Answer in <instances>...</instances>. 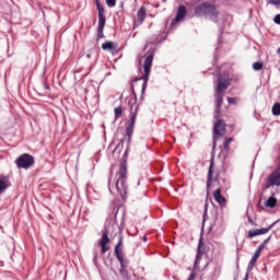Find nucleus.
Here are the masks:
<instances>
[{
  "label": "nucleus",
  "mask_w": 280,
  "mask_h": 280,
  "mask_svg": "<svg viewBox=\"0 0 280 280\" xmlns=\"http://www.w3.org/2000/svg\"><path fill=\"white\" fill-rule=\"evenodd\" d=\"M100 246H101L102 255H105V253H108V250H110V247H108L107 245H100Z\"/></svg>",
  "instance_id": "nucleus-30"
},
{
  "label": "nucleus",
  "mask_w": 280,
  "mask_h": 280,
  "mask_svg": "<svg viewBox=\"0 0 280 280\" xmlns=\"http://www.w3.org/2000/svg\"><path fill=\"white\" fill-rule=\"evenodd\" d=\"M126 154H128V151L125 152V156H126Z\"/></svg>",
  "instance_id": "nucleus-44"
},
{
  "label": "nucleus",
  "mask_w": 280,
  "mask_h": 280,
  "mask_svg": "<svg viewBox=\"0 0 280 280\" xmlns=\"http://www.w3.org/2000/svg\"><path fill=\"white\" fill-rule=\"evenodd\" d=\"M196 279V271H191L188 280H195Z\"/></svg>",
  "instance_id": "nucleus-36"
},
{
  "label": "nucleus",
  "mask_w": 280,
  "mask_h": 280,
  "mask_svg": "<svg viewBox=\"0 0 280 280\" xmlns=\"http://www.w3.org/2000/svg\"><path fill=\"white\" fill-rule=\"evenodd\" d=\"M202 255H205V243L202 242V238H200L198 243V249H197V255H196L195 265H194L195 270H198L200 266V261L202 260Z\"/></svg>",
  "instance_id": "nucleus-9"
},
{
  "label": "nucleus",
  "mask_w": 280,
  "mask_h": 280,
  "mask_svg": "<svg viewBox=\"0 0 280 280\" xmlns=\"http://www.w3.org/2000/svg\"><path fill=\"white\" fill-rule=\"evenodd\" d=\"M122 114H124V109L121 108V106L116 107L114 109L115 121H117L118 118L121 117Z\"/></svg>",
  "instance_id": "nucleus-24"
},
{
  "label": "nucleus",
  "mask_w": 280,
  "mask_h": 280,
  "mask_svg": "<svg viewBox=\"0 0 280 280\" xmlns=\"http://www.w3.org/2000/svg\"><path fill=\"white\" fill-rule=\"evenodd\" d=\"M195 14L196 16H209L211 21H218V11L215 10V7L207 2L197 5L195 8Z\"/></svg>",
  "instance_id": "nucleus-3"
},
{
  "label": "nucleus",
  "mask_w": 280,
  "mask_h": 280,
  "mask_svg": "<svg viewBox=\"0 0 280 280\" xmlns=\"http://www.w3.org/2000/svg\"><path fill=\"white\" fill-rule=\"evenodd\" d=\"M265 207H270V209H275V207H277V198H275V197H269V198L265 201Z\"/></svg>",
  "instance_id": "nucleus-22"
},
{
  "label": "nucleus",
  "mask_w": 280,
  "mask_h": 280,
  "mask_svg": "<svg viewBox=\"0 0 280 280\" xmlns=\"http://www.w3.org/2000/svg\"><path fill=\"white\" fill-rule=\"evenodd\" d=\"M148 14V11L145 10L144 7L140 8L137 12V21L135 22V25H141L143 21H145V16Z\"/></svg>",
  "instance_id": "nucleus-16"
},
{
  "label": "nucleus",
  "mask_w": 280,
  "mask_h": 280,
  "mask_svg": "<svg viewBox=\"0 0 280 280\" xmlns=\"http://www.w3.org/2000/svg\"><path fill=\"white\" fill-rule=\"evenodd\" d=\"M93 261L94 264H97V250L93 252Z\"/></svg>",
  "instance_id": "nucleus-35"
},
{
  "label": "nucleus",
  "mask_w": 280,
  "mask_h": 280,
  "mask_svg": "<svg viewBox=\"0 0 280 280\" xmlns=\"http://www.w3.org/2000/svg\"><path fill=\"white\" fill-rule=\"evenodd\" d=\"M110 242L108 238V230H104L98 246H106Z\"/></svg>",
  "instance_id": "nucleus-21"
},
{
  "label": "nucleus",
  "mask_w": 280,
  "mask_h": 280,
  "mask_svg": "<svg viewBox=\"0 0 280 280\" xmlns=\"http://www.w3.org/2000/svg\"><path fill=\"white\" fill-rule=\"evenodd\" d=\"M271 113L275 117H279V115H280V103H275L272 105Z\"/></svg>",
  "instance_id": "nucleus-23"
},
{
  "label": "nucleus",
  "mask_w": 280,
  "mask_h": 280,
  "mask_svg": "<svg viewBox=\"0 0 280 280\" xmlns=\"http://www.w3.org/2000/svg\"><path fill=\"white\" fill-rule=\"evenodd\" d=\"M228 103H229V104H237V98H235V97H229V96H228Z\"/></svg>",
  "instance_id": "nucleus-32"
},
{
  "label": "nucleus",
  "mask_w": 280,
  "mask_h": 280,
  "mask_svg": "<svg viewBox=\"0 0 280 280\" xmlns=\"http://www.w3.org/2000/svg\"><path fill=\"white\" fill-rule=\"evenodd\" d=\"M270 240H272V236H269L268 238H266L262 244L266 246L268 244V242H270Z\"/></svg>",
  "instance_id": "nucleus-37"
},
{
  "label": "nucleus",
  "mask_w": 280,
  "mask_h": 280,
  "mask_svg": "<svg viewBox=\"0 0 280 280\" xmlns=\"http://www.w3.org/2000/svg\"><path fill=\"white\" fill-rule=\"evenodd\" d=\"M108 189L110 194H113V171H110L109 177H108Z\"/></svg>",
  "instance_id": "nucleus-26"
},
{
  "label": "nucleus",
  "mask_w": 280,
  "mask_h": 280,
  "mask_svg": "<svg viewBox=\"0 0 280 280\" xmlns=\"http://www.w3.org/2000/svg\"><path fill=\"white\" fill-rule=\"evenodd\" d=\"M226 130V125L224 124V120L219 119L217 124L213 127V133L218 137L224 136V132Z\"/></svg>",
  "instance_id": "nucleus-14"
},
{
  "label": "nucleus",
  "mask_w": 280,
  "mask_h": 280,
  "mask_svg": "<svg viewBox=\"0 0 280 280\" xmlns=\"http://www.w3.org/2000/svg\"><path fill=\"white\" fill-rule=\"evenodd\" d=\"M185 16H187V8L185 5H179L175 18V22L180 23L185 21Z\"/></svg>",
  "instance_id": "nucleus-15"
},
{
  "label": "nucleus",
  "mask_w": 280,
  "mask_h": 280,
  "mask_svg": "<svg viewBox=\"0 0 280 280\" xmlns=\"http://www.w3.org/2000/svg\"><path fill=\"white\" fill-rule=\"evenodd\" d=\"M259 257H261V254H259V252H255L252 259L248 262L247 271L243 280H248V277L250 272H253V268H255V264H257V259H259Z\"/></svg>",
  "instance_id": "nucleus-12"
},
{
  "label": "nucleus",
  "mask_w": 280,
  "mask_h": 280,
  "mask_svg": "<svg viewBox=\"0 0 280 280\" xmlns=\"http://www.w3.org/2000/svg\"><path fill=\"white\" fill-rule=\"evenodd\" d=\"M85 58H88V59L91 58V54H86Z\"/></svg>",
  "instance_id": "nucleus-42"
},
{
  "label": "nucleus",
  "mask_w": 280,
  "mask_h": 280,
  "mask_svg": "<svg viewBox=\"0 0 280 280\" xmlns=\"http://www.w3.org/2000/svg\"><path fill=\"white\" fill-rule=\"evenodd\" d=\"M218 82L219 83L215 86V91H214L215 93H222L226 91L229 86H231V82L229 81V79H226V77L219 75Z\"/></svg>",
  "instance_id": "nucleus-10"
},
{
  "label": "nucleus",
  "mask_w": 280,
  "mask_h": 280,
  "mask_svg": "<svg viewBox=\"0 0 280 280\" xmlns=\"http://www.w3.org/2000/svg\"><path fill=\"white\" fill-rule=\"evenodd\" d=\"M253 69L254 71H261V69H264V63L260 61H256L253 63Z\"/></svg>",
  "instance_id": "nucleus-25"
},
{
  "label": "nucleus",
  "mask_w": 280,
  "mask_h": 280,
  "mask_svg": "<svg viewBox=\"0 0 280 280\" xmlns=\"http://www.w3.org/2000/svg\"><path fill=\"white\" fill-rule=\"evenodd\" d=\"M129 104L131 105V107H130V119H129V124L126 128L128 145H130V141L132 140L135 124L137 121V115L139 113V104H137V102H133V103L129 102Z\"/></svg>",
  "instance_id": "nucleus-2"
},
{
  "label": "nucleus",
  "mask_w": 280,
  "mask_h": 280,
  "mask_svg": "<svg viewBox=\"0 0 280 280\" xmlns=\"http://www.w3.org/2000/svg\"><path fill=\"white\" fill-rule=\"evenodd\" d=\"M276 223H272L268 228L262 229H256V230H249L248 231V237L253 240V237H257V235H266V233H269L270 230L275 226Z\"/></svg>",
  "instance_id": "nucleus-11"
},
{
  "label": "nucleus",
  "mask_w": 280,
  "mask_h": 280,
  "mask_svg": "<svg viewBox=\"0 0 280 280\" xmlns=\"http://www.w3.org/2000/svg\"><path fill=\"white\" fill-rule=\"evenodd\" d=\"M231 141H233V138L225 139V142L223 144L224 150H229V145L231 144Z\"/></svg>",
  "instance_id": "nucleus-29"
},
{
  "label": "nucleus",
  "mask_w": 280,
  "mask_h": 280,
  "mask_svg": "<svg viewBox=\"0 0 280 280\" xmlns=\"http://www.w3.org/2000/svg\"><path fill=\"white\" fill-rule=\"evenodd\" d=\"M269 3H271V5H280V0H269Z\"/></svg>",
  "instance_id": "nucleus-34"
},
{
  "label": "nucleus",
  "mask_w": 280,
  "mask_h": 280,
  "mask_svg": "<svg viewBox=\"0 0 280 280\" xmlns=\"http://www.w3.org/2000/svg\"><path fill=\"white\" fill-rule=\"evenodd\" d=\"M125 266L124 265H120V270H119V272H120V275H126V268H128V260H125Z\"/></svg>",
  "instance_id": "nucleus-28"
},
{
  "label": "nucleus",
  "mask_w": 280,
  "mask_h": 280,
  "mask_svg": "<svg viewBox=\"0 0 280 280\" xmlns=\"http://www.w3.org/2000/svg\"><path fill=\"white\" fill-rule=\"evenodd\" d=\"M214 102H215V118L220 115L222 108V103L224 102V94L222 92H214Z\"/></svg>",
  "instance_id": "nucleus-13"
},
{
  "label": "nucleus",
  "mask_w": 280,
  "mask_h": 280,
  "mask_svg": "<svg viewBox=\"0 0 280 280\" xmlns=\"http://www.w3.org/2000/svg\"><path fill=\"white\" fill-rule=\"evenodd\" d=\"M273 22H275L277 25H280V14H277V15L273 18Z\"/></svg>",
  "instance_id": "nucleus-33"
},
{
  "label": "nucleus",
  "mask_w": 280,
  "mask_h": 280,
  "mask_svg": "<svg viewBox=\"0 0 280 280\" xmlns=\"http://www.w3.org/2000/svg\"><path fill=\"white\" fill-rule=\"evenodd\" d=\"M119 145H124V139L120 140V142H119V144H118V148H119Z\"/></svg>",
  "instance_id": "nucleus-41"
},
{
  "label": "nucleus",
  "mask_w": 280,
  "mask_h": 280,
  "mask_svg": "<svg viewBox=\"0 0 280 280\" xmlns=\"http://www.w3.org/2000/svg\"><path fill=\"white\" fill-rule=\"evenodd\" d=\"M124 237L119 236L118 243L115 246L114 255H116V259H118L120 266H126L127 259L124 258Z\"/></svg>",
  "instance_id": "nucleus-8"
},
{
  "label": "nucleus",
  "mask_w": 280,
  "mask_h": 280,
  "mask_svg": "<svg viewBox=\"0 0 280 280\" xmlns=\"http://www.w3.org/2000/svg\"><path fill=\"white\" fill-rule=\"evenodd\" d=\"M102 49L104 51H116L117 44H115L113 42H105L104 44H102Z\"/></svg>",
  "instance_id": "nucleus-20"
},
{
  "label": "nucleus",
  "mask_w": 280,
  "mask_h": 280,
  "mask_svg": "<svg viewBox=\"0 0 280 280\" xmlns=\"http://www.w3.org/2000/svg\"><path fill=\"white\" fill-rule=\"evenodd\" d=\"M10 187V180L7 176H0V196Z\"/></svg>",
  "instance_id": "nucleus-19"
},
{
  "label": "nucleus",
  "mask_w": 280,
  "mask_h": 280,
  "mask_svg": "<svg viewBox=\"0 0 280 280\" xmlns=\"http://www.w3.org/2000/svg\"><path fill=\"white\" fill-rule=\"evenodd\" d=\"M115 189L122 200L128 198V162L122 158L114 180Z\"/></svg>",
  "instance_id": "nucleus-1"
},
{
  "label": "nucleus",
  "mask_w": 280,
  "mask_h": 280,
  "mask_svg": "<svg viewBox=\"0 0 280 280\" xmlns=\"http://www.w3.org/2000/svg\"><path fill=\"white\" fill-rule=\"evenodd\" d=\"M213 198L220 207H226V198L222 197L220 188L213 191Z\"/></svg>",
  "instance_id": "nucleus-17"
},
{
  "label": "nucleus",
  "mask_w": 280,
  "mask_h": 280,
  "mask_svg": "<svg viewBox=\"0 0 280 280\" xmlns=\"http://www.w3.org/2000/svg\"><path fill=\"white\" fill-rule=\"evenodd\" d=\"M34 163H35L34 158L30 153H24L15 160V165L20 170H30V167H32Z\"/></svg>",
  "instance_id": "nucleus-6"
},
{
  "label": "nucleus",
  "mask_w": 280,
  "mask_h": 280,
  "mask_svg": "<svg viewBox=\"0 0 280 280\" xmlns=\"http://www.w3.org/2000/svg\"><path fill=\"white\" fill-rule=\"evenodd\" d=\"M44 89H45L46 91H49V85H48L47 83H44Z\"/></svg>",
  "instance_id": "nucleus-39"
},
{
  "label": "nucleus",
  "mask_w": 280,
  "mask_h": 280,
  "mask_svg": "<svg viewBox=\"0 0 280 280\" xmlns=\"http://www.w3.org/2000/svg\"><path fill=\"white\" fill-rule=\"evenodd\" d=\"M105 3L108 8H115V5H117V0H105Z\"/></svg>",
  "instance_id": "nucleus-27"
},
{
  "label": "nucleus",
  "mask_w": 280,
  "mask_h": 280,
  "mask_svg": "<svg viewBox=\"0 0 280 280\" xmlns=\"http://www.w3.org/2000/svg\"><path fill=\"white\" fill-rule=\"evenodd\" d=\"M205 220H207V206H206L205 212H203V222H205Z\"/></svg>",
  "instance_id": "nucleus-38"
},
{
  "label": "nucleus",
  "mask_w": 280,
  "mask_h": 280,
  "mask_svg": "<svg viewBox=\"0 0 280 280\" xmlns=\"http://www.w3.org/2000/svg\"><path fill=\"white\" fill-rule=\"evenodd\" d=\"M280 187V166H278L266 179L264 189Z\"/></svg>",
  "instance_id": "nucleus-7"
},
{
  "label": "nucleus",
  "mask_w": 280,
  "mask_h": 280,
  "mask_svg": "<svg viewBox=\"0 0 280 280\" xmlns=\"http://www.w3.org/2000/svg\"><path fill=\"white\" fill-rule=\"evenodd\" d=\"M142 241H143V242H148V236H143V237H142Z\"/></svg>",
  "instance_id": "nucleus-40"
},
{
  "label": "nucleus",
  "mask_w": 280,
  "mask_h": 280,
  "mask_svg": "<svg viewBox=\"0 0 280 280\" xmlns=\"http://www.w3.org/2000/svg\"><path fill=\"white\" fill-rule=\"evenodd\" d=\"M264 248H266V245H264V243H261L257 249H256V253L260 254L261 255V250H264Z\"/></svg>",
  "instance_id": "nucleus-31"
},
{
  "label": "nucleus",
  "mask_w": 280,
  "mask_h": 280,
  "mask_svg": "<svg viewBox=\"0 0 280 280\" xmlns=\"http://www.w3.org/2000/svg\"><path fill=\"white\" fill-rule=\"evenodd\" d=\"M211 183H213V160L210 161L208 178H207V189L211 188Z\"/></svg>",
  "instance_id": "nucleus-18"
},
{
  "label": "nucleus",
  "mask_w": 280,
  "mask_h": 280,
  "mask_svg": "<svg viewBox=\"0 0 280 280\" xmlns=\"http://www.w3.org/2000/svg\"><path fill=\"white\" fill-rule=\"evenodd\" d=\"M152 60H154V55L147 56L144 63H143L144 74L141 78L133 79V82H139V80H143L142 91H145V88L148 86V80H150V71L152 69Z\"/></svg>",
  "instance_id": "nucleus-5"
},
{
  "label": "nucleus",
  "mask_w": 280,
  "mask_h": 280,
  "mask_svg": "<svg viewBox=\"0 0 280 280\" xmlns=\"http://www.w3.org/2000/svg\"><path fill=\"white\" fill-rule=\"evenodd\" d=\"M95 5L98 12V26H97V38H104V27H106V11L100 0H95Z\"/></svg>",
  "instance_id": "nucleus-4"
},
{
  "label": "nucleus",
  "mask_w": 280,
  "mask_h": 280,
  "mask_svg": "<svg viewBox=\"0 0 280 280\" xmlns=\"http://www.w3.org/2000/svg\"><path fill=\"white\" fill-rule=\"evenodd\" d=\"M277 54H279V56H280V48H278Z\"/></svg>",
  "instance_id": "nucleus-43"
}]
</instances>
